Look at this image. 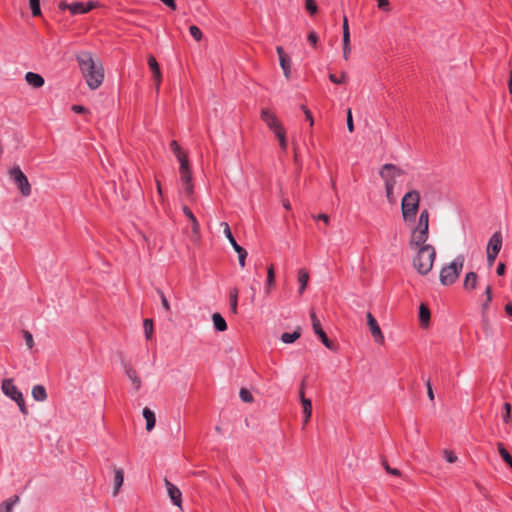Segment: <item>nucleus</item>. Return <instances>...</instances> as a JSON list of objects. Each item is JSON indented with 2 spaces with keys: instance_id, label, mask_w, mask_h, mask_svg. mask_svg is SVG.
Masks as SVG:
<instances>
[{
  "instance_id": "obj_42",
  "label": "nucleus",
  "mask_w": 512,
  "mask_h": 512,
  "mask_svg": "<svg viewBox=\"0 0 512 512\" xmlns=\"http://www.w3.org/2000/svg\"><path fill=\"white\" fill-rule=\"evenodd\" d=\"M179 163H180V171H184V170H187V169H190L189 168V161H188V156L186 153L180 155L179 157H177Z\"/></svg>"
},
{
  "instance_id": "obj_50",
  "label": "nucleus",
  "mask_w": 512,
  "mask_h": 512,
  "mask_svg": "<svg viewBox=\"0 0 512 512\" xmlns=\"http://www.w3.org/2000/svg\"><path fill=\"white\" fill-rule=\"evenodd\" d=\"M301 109H302V111L305 114L306 120L309 121L310 126H313L314 125V119H313L311 111L305 105H301Z\"/></svg>"
},
{
  "instance_id": "obj_37",
  "label": "nucleus",
  "mask_w": 512,
  "mask_h": 512,
  "mask_svg": "<svg viewBox=\"0 0 512 512\" xmlns=\"http://www.w3.org/2000/svg\"><path fill=\"white\" fill-rule=\"evenodd\" d=\"M304 385H305V379L301 383V389H300V399L303 406V409L305 408H312L311 400L305 397L304 394Z\"/></svg>"
},
{
  "instance_id": "obj_51",
  "label": "nucleus",
  "mask_w": 512,
  "mask_h": 512,
  "mask_svg": "<svg viewBox=\"0 0 512 512\" xmlns=\"http://www.w3.org/2000/svg\"><path fill=\"white\" fill-rule=\"evenodd\" d=\"M345 77H346L345 73H341L340 77L336 76L335 74H330L329 75L330 81L333 82L334 84H341V83H343L345 81Z\"/></svg>"
},
{
  "instance_id": "obj_6",
  "label": "nucleus",
  "mask_w": 512,
  "mask_h": 512,
  "mask_svg": "<svg viewBox=\"0 0 512 512\" xmlns=\"http://www.w3.org/2000/svg\"><path fill=\"white\" fill-rule=\"evenodd\" d=\"M405 174L406 172L403 169L391 163L384 164L379 171V175L384 180L385 185L391 183L393 188L396 187L398 180Z\"/></svg>"
},
{
  "instance_id": "obj_17",
  "label": "nucleus",
  "mask_w": 512,
  "mask_h": 512,
  "mask_svg": "<svg viewBox=\"0 0 512 512\" xmlns=\"http://www.w3.org/2000/svg\"><path fill=\"white\" fill-rule=\"evenodd\" d=\"M180 178L183 183L185 193L190 196L193 193V184L190 169L180 171Z\"/></svg>"
},
{
  "instance_id": "obj_58",
  "label": "nucleus",
  "mask_w": 512,
  "mask_h": 512,
  "mask_svg": "<svg viewBox=\"0 0 512 512\" xmlns=\"http://www.w3.org/2000/svg\"><path fill=\"white\" fill-rule=\"evenodd\" d=\"M308 41L313 45L315 46L318 42V36L316 35L315 32H310L308 34Z\"/></svg>"
},
{
  "instance_id": "obj_60",
  "label": "nucleus",
  "mask_w": 512,
  "mask_h": 512,
  "mask_svg": "<svg viewBox=\"0 0 512 512\" xmlns=\"http://www.w3.org/2000/svg\"><path fill=\"white\" fill-rule=\"evenodd\" d=\"M163 4L167 5L168 7H170L171 9L175 10L176 9V3H175V0H160Z\"/></svg>"
},
{
  "instance_id": "obj_41",
  "label": "nucleus",
  "mask_w": 512,
  "mask_h": 512,
  "mask_svg": "<svg viewBox=\"0 0 512 512\" xmlns=\"http://www.w3.org/2000/svg\"><path fill=\"white\" fill-rule=\"evenodd\" d=\"M22 335L28 349H32L34 347V340L32 334L28 330H22Z\"/></svg>"
},
{
  "instance_id": "obj_36",
  "label": "nucleus",
  "mask_w": 512,
  "mask_h": 512,
  "mask_svg": "<svg viewBox=\"0 0 512 512\" xmlns=\"http://www.w3.org/2000/svg\"><path fill=\"white\" fill-rule=\"evenodd\" d=\"M310 318H311L312 328H313L314 333L318 334L321 331H323L321 323H320L319 319L317 318L314 310L310 311Z\"/></svg>"
},
{
  "instance_id": "obj_27",
  "label": "nucleus",
  "mask_w": 512,
  "mask_h": 512,
  "mask_svg": "<svg viewBox=\"0 0 512 512\" xmlns=\"http://www.w3.org/2000/svg\"><path fill=\"white\" fill-rule=\"evenodd\" d=\"M343 38H342V42H343V47H351V43H350V30H349V24H348V19L346 16L343 17Z\"/></svg>"
},
{
  "instance_id": "obj_38",
  "label": "nucleus",
  "mask_w": 512,
  "mask_h": 512,
  "mask_svg": "<svg viewBox=\"0 0 512 512\" xmlns=\"http://www.w3.org/2000/svg\"><path fill=\"white\" fill-rule=\"evenodd\" d=\"M29 5L33 16L41 15L40 0H29Z\"/></svg>"
},
{
  "instance_id": "obj_28",
  "label": "nucleus",
  "mask_w": 512,
  "mask_h": 512,
  "mask_svg": "<svg viewBox=\"0 0 512 512\" xmlns=\"http://www.w3.org/2000/svg\"><path fill=\"white\" fill-rule=\"evenodd\" d=\"M301 336V329L297 328L293 333L285 332L281 335V340L286 343L290 344L296 341Z\"/></svg>"
},
{
  "instance_id": "obj_7",
  "label": "nucleus",
  "mask_w": 512,
  "mask_h": 512,
  "mask_svg": "<svg viewBox=\"0 0 512 512\" xmlns=\"http://www.w3.org/2000/svg\"><path fill=\"white\" fill-rule=\"evenodd\" d=\"M9 174L14 183L17 185L18 189L20 190L21 194L25 197L30 196L31 185L25 174L21 171V169L19 167H14L10 170Z\"/></svg>"
},
{
  "instance_id": "obj_25",
  "label": "nucleus",
  "mask_w": 512,
  "mask_h": 512,
  "mask_svg": "<svg viewBox=\"0 0 512 512\" xmlns=\"http://www.w3.org/2000/svg\"><path fill=\"white\" fill-rule=\"evenodd\" d=\"M477 274L475 272H469L465 276V280L463 283V287L466 290H473L476 288L477 284Z\"/></svg>"
},
{
  "instance_id": "obj_62",
  "label": "nucleus",
  "mask_w": 512,
  "mask_h": 512,
  "mask_svg": "<svg viewBox=\"0 0 512 512\" xmlns=\"http://www.w3.org/2000/svg\"><path fill=\"white\" fill-rule=\"evenodd\" d=\"M496 272H497V274H498L499 276L504 275V273H505V264H504V263H502V262H501V263H499V264H498V266H497V270H496Z\"/></svg>"
},
{
  "instance_id": "obj_32",
  "label": "nucleus",
  "mask_w": 512,
  "mask_h": 512,
  "mask_svg": "<svg viewBox=\"0 0 512 512\" xmlns=\"http://www.w3.org/2000/svg\"><path fill=\"white\" fill-rule=\"evenodd\" d=\"M230 297V309L233 314H237V306H238V289L232 288L229 293Z\"/></svg>"
},
{
  "instance_id": "obj_10",
  "label": "nucleus",
  "mask_w": 512,
  "mask_h": 512,
  "mask_svg": "<svg viewBox=\"0 0 512 512\" xmlns=\"http://www.w3.org/2000/svg\"><path fill=\"white\" fill-rule=\"evenodd\" d=\"M97 6L98 2L95 1H88L87 3L73 2L69 5V11L72 15L85 14Z\"/></svg>"
},
{
  "instance_id": "obj_23",
  "label": "nucleus",
  "mask_w": 512,
  "mask_h": 512,
  "mask_svg": "<svg viewBox=\"0 0 512 512\" xmlns=\"http://www.w3.org/2000/svg\"><path fill=\"white\" fill-rule=\"evenodd\" d=\"M212 321L216 331L223 332L227 329V323L220 313H214Z\"/></svg>"
},
{
  "instance_id": "obj_2",
  "label": "nucleus",
  "mask_w": 512,
  "mask_h": 512,
  "mask_svg": "<svg viewBox=\"0 0 512 512\" xmlns=\"http://www.w3.org/2000/svg\"><path fill=\"white\" fill-rule=\"evenodd\" d=\"M76 59L89 88L93 90L97 89L104 79L102 64L95 62L89 52L78 54Z\"/></svg>"
},
{
  "instance_id": "obj_19",
  "label": "nucleus",
  "mask_w": 512,
  "mask_h": 512,
  "mask_svg": "<svg viewBox=\"0 0 512 512\" xmlns=\"http://www.w3.org/2000/svg\"><path fill=\"white\" fill-rule=\"evenodd\" d=\"M20 502L19 495H13L0 503V512H12L14 506Z\"/></svg>"
},
{
  "instance_id": "obj_14",
  "label": "nucleus",
  "mask_w": 512,
  "mask_h": 512,
  "mask_svg": "<svg viewBox=\"0 0 512 512\" xmlns=\"http://www.w3.org/2000/svg\"><path fill=\"white\" fill-rule=\"evenodd\" d=\"M221 226H223V228H224L223 232H224L225 236L227 237V239L229 240V242L231 243V245L233 246V248H234L235 252L238 254V256H247L246 250L236 242V240L232 234V231L230 229L229 224L226 222H222Z\"/></svg>"
},
{
  "instance_id": "obj_49",
  "label": "nucleus",
  "mask_w": 512,
  "mask_h": 512,
  "mask_svg": "<svg viewBox=\"0 0 512 512\" xmlns=\"http://www.w3.org/2000/svg\"><path fill=\"white\" fill-rule=\"evenodd\" d=\"M157 293L159 294L160 298H161V303H162V306L163 308L169 312L170 311V304L166 298V296L164 295L163 291L160 290V289H157Z\"/></svg>"
},
{
  "instance_id": "obj_53",
  "label": "nucleus",
  "mask_w": 512,
  "mask_h": 512,
  "mask_svg": "<svg viewBox=\"0 0 512 512\" xmlns=\"http://www.w3.org/2000/svg\"><path fill=\"white\" fill-rule=\"evenodd\" d=\"M444 455H445V459L449 462V463H454L457 461V456L452 452V451H449V450H445L444 451Z\"/></svg>"
},
{
  "instance_id": "obj_55",
  "label": "nucleus",
  "mask_w": 512,
  "mask_h": 512,
  "mask_svg": "<svg viewBox=\"0 0 512 512\" xmlns=\"http://www.w3.org/2000/svg\"><path fill=\"white\" fill-rule=\"evenodd\" d=\"M303 413H304L303 425L305 426L309 422V420L311 418L312 408H305V409H303Z\"/></svg>"
},
{
  "instance_id": "obj_8",
  "label": "nucleus",
  "mask_w": 512,
  "mask_h": 512,
  "mask_svg": "<svg viewBox=\"0 0 512 512\" xmlns=\"http://www.w3.org/2000/svg\"><path fill=\"white\" fill-rule=\"evenodd\" d=\"M260 118L273 133L284 128L276 114L268 108L261 110Z\"/></svg>"
},
{
  "instance_id": "obj_13",
  "label": "nucleus",
  "mask_w": 512,
  "mask_h": 512,
  "mask_svg": "<svg viewBox=\"0 0 512 512\" xmlns=\"http://www.w3.org/2000/svg\"><path fill=\"white\" fill-rule=\"evenodd\" d=\"M276 52L279 57L280 66L283 70L284 76L289 79L291 73V60L290 57L285 53L282 46L276 47Z\"/></svg>"
},
{
  "instance_id": "obj_45",
  "label": "nucleus",
  "mask_w": 512,
  "mask_h": 512,
  "mask_svg": "<svg viewBox=\"0 0 512 512\" xmlns=\"http://www.w3.org/2000/svg\"><path fill=\"white\" fill-rule=\"evenodd\" d=\"M170 149L175 154L176 158L185 153L182 151L181 147L179 146L176 140H172L170 142Z\"/></svg>"
},
{
  "instance_id": "obj_30",
  "label": "nucleus",
  "mask_w": 512,
  "mask_h": 512,
  "mask_svg": "<svg viewBox=\"0 0 512 512\" xmlns=\"http://www.w3.org/2000/svg\"><path fill=\"white\" fill-rule=\"evenodd\" d=\"M498 452L500 456L502 457L503 461L509 465V467L512 469V456L507 451V449L504 447L503 443L497 444Z\"/></svg>"
},
{
  "instance_id": "obj_12",
  "label": "nucleus",
  "mask_w": 512,
  "mask_h": 512,
  "mask_svg": "<svg viewBox=\"0 0 512 512\" xmlns=\"http://www.w3.org/2000/svg\"><path fill=\"white\" fill-rule=\"evenodd\" d=\"M435 258H413V267L421 275H426L433 267Z\"/></svg>"
},
{
  "instance_id": "obj_56",
  "label": "nucleus",
  "mask_w": 512,
  "mask_h": 512,
  "mask_svg": "<svg viewBox=\"0 0 512 512\" xmlns=\"http://www.w3.org/2000/svg\"><path fill=\"white\" fill-rule=\"evenodd\" d=\"M425 384H426V387H427V394H428L429 399L431 401H434V392H433V389H432V385H431L430 379H428Z\"/></svg>"
},
{
  "instance_id": "obj_34",
  "label": "nucleus",
  "mask_w": 512,
  "mask_h": 512,
  "mask_svg": "<svg viewBox=\"0 0 512 512\" xmlns=\"http://www.w3.org/2000/svg\"><path fill=\"white\" fill-rule=\"evenodd\" d=\"M274 284H275L274 268L272 265H270L268 267V271H267V284H266V293L267 294L270 292V289L274 286Z\"/></svg>"
},
{
  "instance_id": "obj_61",
  "label": "nucleus",
  "mask_w": 512,
  "mask_h": 512,
  "mask_svg": "<svg viewBox=\"0 0 512 512\" xmlns=\"http://www.w3.org/2000/svg\"><path fill=\"white\" fill-rule=\"evenodd\" d=\"M485 295H486V299L488 300V302H491L492 301V288L490 285H488L485 289Z\"/></svg>"
},
{
  "instance_id": "obj_59",
  "label": "nucleus",
  "mask_w": 512,
  "mask_h": 512,
  "mask_svg": "<svg viewBox=\"0 0 512 512\" xmlns=\"http://www.w3.org/2000/svg\"><path fill=\"white\" fill-rule=\"evenodd\" d=\"M72 110L75 113H84V112L87 111V109L84 106H81V105H73L72 106Z\"/></svg>"
},
{
  "instance_id": "obj_52",
  "label": "nucleus",
  "mask_w": 512,
  "mask_h": 512,
  "mask_svg": "<svg viewBox=\"0 0 512 512\" xmlns=\"http://www.w3.org/2000/svg\"><path fill=\"white\" fill-rule=\"evenodd\" d=\"M347 128L350 132L354 131V123H353L351 109H348V111H347Z\"/></svg>"
},
{
  "instance_id": "obj_18",
  "label": "nucleus",
  "mask_w": 512,
  "mask_h": 512,
  "mask_svg": "<svg viewBox=\"0 0 512 512\" xmlns=\"http://www.w3.org/2000/svg\"><path fill=\"white\" fill-rule=\"evenodd\" d=\"M25 80L33 88H41L45 83L44 78L40 74L34 72H27L25 74Z\"/></svg>"
},
{
  "instance_id": "obj_9",
  "label": "nucleus",
  "mask_w": 512,
  "mask_h": 512,
  "mask_svg": "<svg viewBox=\"0 0 512 512\" xmlns=\"http://www.w3.org/2000/svg\"><path fill=\"white\" fill-rule=\"evenodd\" d=\"M502 247V234L495 232L488 241L486 247L487 256H497Z\"/></svg>"
},
{
  "instance_id": "obj_3",
  "label": "nucleus",
  "mask_w": 512,
  "mask_h": 512,
  "mask_svg": "<svg viewBox=\"0 0 512 512\" xmlns=\"http://www.w3.org/2000/svg\"><path fill=\"white\" fill-rule=\"evenodd\" d=\"M420 194L417 190L407 192L401 202V210L404 221H413L419 209Z\"/></svg>"
},
{
  "instance_id": "obj_40",
  "label": "nucleus",
  "mask_w": 512,
  "mask_h": 512,
  "mask_svg": "<svg viewBox=\"0 0 512 512\" xmlns=\"http://www.w3.org/2000/svg\"><path fill=\"white\" fill-rule=\"evenodd\" d=\"M145 336L147 339L151 338V334L153 332V321L152 319H145L143 322Z\"/></svg>"
},
{
  "instance_id": "obj_46",
  "label": "nucleus",
  "mask_w": 512,
  "mask_h": 512,
  "mask_svg": "<svg viewBox=\"0 0 512 512\" xmlns=\"http://www.w3.org/2000/svg\"><path fill=\"white\" fill-rule=\"evenodd\" d=\"M385 192H386L387 200L390 203H394L395 202L394 188L392 187L391 183H388V185H385Z\"/></svg>"
},
{
  "instance_id": "obj_16",
  "label": "nucleus",
  "mask_w": 512,
  "mask_h": 512,
  "mask_svg": "<svg viewBox=\"0 0 512 512\" xmlns=\"http://www.w3.org/2000/svg\"><path fill=\"white\" fill-rule=\"evenodd\" d=\"M123 367L125 370V374L127 377L131 380L132 384L134 385L136 390H139L141 387V379L137 375L136 370L133 368V366L129 363H123Z\"/></svg>"
},
{
  "instance_id": "obj_43",
  "label": "nucleus",
  "mask_w": 512,
  "mask_h": 512,
  "mask_svg": "<svg viewBox=\"0 0 512 512\" xmlns=\"http://www.w3.org/2000/svg\"><path fill=\"white\" fill-rule=\"evenodd\" d=\"M239 396L243 402L250 403L253 401L252 394L245 388H241Z\"/></svg>"
},
{
  "instance_id": "obj_15",
  "label": "nucleus",
  "mask_w": 512,
  "mask_h": 512,
  "mask_svg": "<svg viewBox=\"0 0 512 512\" xmlns=\"http://www.w3.org/2000/svg\"><path fill=\"white\" fill-rule=\"evenodd\" d=\"M165 484H166L168 494H169L173 504L178 507H181V501H182L181 500V496H182L181 491L167 479H165Z\"/></svg>"
},
{
  "instance_id": "obj_22",
  "label": "nucleus",
  "mask_w": 512,
  "mask_h": 512,
  "mask_svg": "<svg viewBox=\"0 0 512 512\" xmlns=\"http://www.w3.org/2000/svg\"><path fill=\"white\" fill-rule=\"evenodd\" d=\"M124 482V471L121 468L114 467V491L113 495H117Z\"/></svg>"
},
{
  "instance_id": "obj_39",
  "label": "nucleus",
  "mask_w": 512,
  "mask_h": 512,
  "mask_svg": "<svg viewBox=\"0 0 512 512\" xmlns=\"http://www.w3.org/2000/svg\"><path fill=\"white\" fill-rule=\"evenodd\" d=\"M502 419L505 423L511 421V405L508 402H505L503 405Z\"/></svg>"
},
{
  "instance_id": "obj_54",
  "label": "nucleus",
  "mask_w": 512,
  "mask_h": 512,
  "mask_svg": "<svg viewBox=\"0 0 512 512\" xmlns=\"http://www.w3.org/2000/svg\"><path fill=\"white\" fill-rule=\"evenodd\" d=\"M378 1V7L381 10L389 11L390 10V3L389 0H377Z\"/></svg>"
},
{
  "instance_id": "obj_21",
  "label": "nucleus",
  "mask_w": 512,
  "mask_h": 512,
  "mask_svg": "<svg viewBox=\"0 0 512 512\" xmlns=\"http://www.w3.org/2000/svg\"><path fill=\"white\" fill-rule=\"evenodd\" d=\"M148 65L153 74V79L157 82V85H159V83L161 81V72H160L159 64L157 63L154 56L148 57Z\"/></svg>"
},
{
  "instance_id": "obj_11",
  "label": "nucleus",
  "mask_w": 512,
  "mask_h": 512,
  "mask_svg": "<svg viewBox=\"0 0 512 512\" xmlns=\"http://www.w3.org/2000/svg\"><path fill=\"white\" fill-rule=\"evenodd\" d=\"M366 318H367V324L369 326L370 332H371L375 342L383 344L384 336L382 334L380 326L377 323V320L370 312L367 313Z\"/></svg>"
},
{
  "instance_id": "obj_64",
  "label": "nucleus",
  "mask_w": 512,
  "mask_h": 512,
  "mask_svg": "<svg viewBox=\"0 0 512 512\" xmlns=\"http://www.w3.org/2000/svg\"><path fill=\"white\" fill-rule=\"evenodd\" d=\"M505 312L509 316H512V303H508V304L505 305Z\"/></svg>"
},
{
  "instance_id": "obj_20",
  "label": "nucleus",
  "mask_w": 512,
  "mask_h": 512,
  "mask_svg": "<svg viewBox=\"0 0 512 512\" xmlns=\"http://www.w3.org/2000/svg\"><path fill=\"white\" fill-rule=\"evenodd\" d=\"M142 414L146 420V430L150 432L155 427L156 424L155 413L150 408L145 407L143 409Z\"/></svg>"
},
{
  "instance_id": "obj_1",
  "label": "nucleus",
  "mask_w": 512,
  "mask_h": 512,
  "mask_svg": "<svg viewBox=\"0 0 512 512\" xmlns=\"http://www.w3.org/2000/svg\"><path fill=\"white\" fill-rule=\"evenodd\" d=\"M429 228V212L427 209L421 211L417 225L412 232L410 248L416 251L418 256H436L435 248L427 244Z\"/></svg>"
},
{
  "instance_id": "obj_47",
  "label": "nucleus",
  "mask_w": 512,
  "mask_h": 512,
  "mask_svg": "<svg viewBox=\"0 0 512 512\" xmlns=\"http://www.w3.org/2000/svg\"><path fill=\"white\" fill-rule=\"evenodd\" d=\"M305 6H306L307 11L311 15H314L317 12V5L314 0H306Z\"/></svg>"
},
{
  "instance_id": "obj_63",
  "label": "nucleus",
  "mask_w": 512,
  "mask_h": 512,
  "mask_svg": "<svg viewBox=\"0 0 512 512\" xmlns=\"http://www.w3.org/2000/svg\"><path fill=\"white\" fill-rule=\"evenodd\" d=\"M317 220H322L325 224L329 223V216L327 214H319L316 217Z\"/></svg>"
},
{
  "instance_id": "obj_29",
  "label": "nucleus",
  "mask_w": 512,
  "mask_h": 512,
  "mask_svg": "<svg viewBox=\"0 0 512 512\" xmlns=\"http://www.w3.org/2000/svg\"><path fill=\"white\" fill-rule=\"evenodd\" d=\"M309 274L305 269H300L298 272V281L300 283L299 294H302L307 286Z\"/></svg>"
},
{
  "instance_id": "obj_26",
  "label": "nucleus",
  "mask_w": 512,
  "mask_h": 512,
  "mask_svg": "<svg viewBox=\"0 0 512 512\" xmlns=\"http://www.w3.org/2000/svg\"><path fill=\"white\" fill-rule=\"evenodd\" d=\"M419 320L422 326H427L430 320V310L425 304H421L419 308Z\"/></svg>"
},
{
  "instance_id": "obj_31",
  "label": "nucleus",
  "mask_w": 512,
  "mask_h": 512,
  "mask_svg": "<svg viewBox=\"0 0 512 512\" xmlns=\"http://www.w3.org/2000/svg\"><path fill=\"white\" fill-rule=\"evenodd\" d=\"M275 137L278 139L279 141V146L282 150L283 153H286L287 152V148H288V143H287V139H286V131L285 129H281L280 131L274 133Z\"/></svg>"
},
{
  "instance_id": "obj_44",
  "label": "nucleus",
  "mask_w": 512,
  "mask_h": 512,
  "mask_svg": "<svg viewBox=\"0 0 512 512\" xmlns=\"http://www.w3.org/2000/svg\"><path fill=\"white\" fill-rule=\"evenodd\" d=\"M190 35L196 40L200 41L202 39V32L199 27L192 25L189 27Z\"/></svg>"
},
{
  "instance_id": "obj_57",
  "label": "nucleus",
  "mask_w": 512,
  "mask_h": 512,
  "mask_svg": "<svg viewBox=\"0 0 512 512\" xmlns=\"http://www.w3.org/2000/svg\"><path fill=\"white\" fill-rule=\"evenodd\" d=\"M489 304L490 302H488V300L486 299V301L482 304L481 306V310H482V317H483V322L486 323L487 320H486V313H487V310L489 308Z\"/></svg>"
},
{
  "instance_id": "obj_5",
  "label": "nucleus",
  "mask_w": 512,
  "mask_h": 512,
  "mask_svg": "<svg viewBox=\"0 0 512 512\" xmlns=\"http://www.w3.org/2000/svg\"><path fill=\"white\" fill-rule=\"evenodd\" d=\"M463 268V261L455 259L449 265L444 266L440 272V282L443 285H452L459 277Z\"/></svg>"
},
{
  "instance_id": "obj_4",
  "label": "nucleus",
  "mask_w": 512,
  "mask_h": 512,
  "mask_svg": "<svg viewBox=\"0 0 512 512\" xmlns=\"http://www.w3.org/2000/svg\"><path fill=\"white\" fill-rule=\"evenodd\" d=\"M1 389H2V392L7 397H9L10 399L14 400L17 403V405H18V407H19V409H20V411H21V413L23 415H27L28 414V409H27V406L25 404L23 394L14 385L12 379H4L2 381Z\"/></svg>"
},
{
  "instance_id": "obj_35",
  "label": "nucleus",
  "mask_w": 512,
  "mask_h": 512,
  "mask_svg": "<svg viewBox=\"0 0 512 512\" xmlns=\"http://www.w3.org/2000/svg\"><path fill=\"white\" fill-rule=\"evenodd\" d=\"M183 212L186 215V217L191 221L193 231L197 232L199 224H198V221H197L196 217L192 213V211L188 207L185 206L183 208Z\"/></svg>"
},
{
  "instance_id": "obj_24",
  "label": "nucleus",
  "mask_w": 512,
  "mask_h": 512,
  "mask_svg": "<svg viewBox=\"0 0 512 512\" xmlns=\"http://www.w3.org/2000/svg\"><path fill=\"white\" fill-rule=\"evenodd\" d=\"M32 396L34 398V400L36 401H45L47 399V392H46V389L43 385H35L33 388H32Z\"/></svg>"
},
{
  "instance_id": "obj_48",
  "label": "nucleus",
  "mask_w": 512,
  "mask_h": 512,
  "mask_svg": "<svg viewBox=\"0 0 512 512\" xmlns=\"http://www.w3.org/2000/svg\"><path fill=\"white\" fill-rule=\"evenodd\" d=\"M382 464L386 470L387 473L394 475V476H401V471L396 468H391L386 460L382 461Z\"/></svg>"
},
{
  "instance_id": "obj_33",
  "label": "nucleus",
  "mask_w": 512,
  "mask_h": 512,
  "mask_svg": "<svg viewBox=\"0 0 512 512\" xmlns=\"http://www.w3.org/2000/svg\"><path fill=\"white\" fill-rule=\"evenodd\" d=\"M321 342L323 343V345L331 350V351H335L336 350V346L334 345V343L328 338L327 334L323 331H321L320 333L316 334Z\"/></svg>"
}]
</instances>
